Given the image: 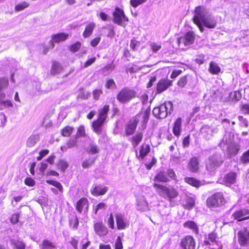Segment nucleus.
Returning a JSON list of instances; mask_svg holds the SVG:
<instances>
[{
	"mask_svg": "<svg viewBox=\"0 0 249 249\" xmlns=\"http://www.w3.org/2000/svg\"><path fill=\"white\" fill-rule=\"evenodd\" d=\"M193 20L201 32L205 31L204 27L213 29L217 25L216 19L203 6H199L195 8Z\"/></svg>",
	"mask_w": 249,
	"mask_h": 249,
	"instance_id": "1",
	"label": "nucleus"
},
{
	"mask_svg": "<svg viewBox=\"0 0 249 249\" xmlns=\"http://www.w3.org/2000/svg\"><path fill=\"white\" fill-rule=\"evenodd\" d=\"M109 110V106L106 105L99 110L98 119L92 123V127L96 133L100 134L101 133L102 125L107 118Z\"/></svg>",
	"mask_w": 249,
	"mask_h": 249,
	"instance_id": "2",
	"label": "nucleus"
},
{
	"mask_svg": "<svg viewBox=\"0 0 249 249\" xmlns=\"http://www.w3.org/2000/svg\"><path fill=\"white\" fill-rule=\"evenodd\" d=\"M225 160L219 152H215L210 156L206 164V168L210 173H213L216 168L221 165Z\"/></svg>",
	"mask_w": 249,
	"mask_h": 249,
	"instance_id": "3",
	"label": "nucleus"
},
{
	"mask_svg": "<svg viewBox=\"0 0 249 249\" xmlns=\"http://www.w3.org/2000/svg\"><path fill=\"white\" fill-rule=\"evenodd\" d=\"M136 94L135 90L128 88H124L118 93L117 99L121 103H126L135 97Z\"/></svg>",
	"mask_w": 249,
	"mask_h": 249,
	"instance_id": "4",
	"label": "nucleus"
},
{
	"mask_svg": "<svg viewBox=\"0 0 249 249\" xmlns=\"http://www.w3.org/2000/svg\"><path fill=\"white\" fill-rule=\"evenodd\" d=\"M157 189L159 190V195L167 199L175 198L178 195L177 191L172 187L168 188L165 186L157 184Z\"/></svg>",
	"mask_w": 249,
	"mask_h": 249,
	"instance_id": "5",
	"label": "nucleus"
},
{
	"mask_svg": "<svg viewBox=\"0 0 249 249\" xmlns=\"http://www.w3.org/2000/svg\"><path fill=\"white\" fill-rule=\"evenodd\" d=\"M112 15L114 23L123 27L126 26V22L128 21V18L125 16L123 10L119 7H116Z\"/></svg>",
	"mask_w": 249,
	"mask_h": 249,
	"instance_id": "6",
	"label": "nucleus"
},
{
	"mask_svg": "<svg viewBox=\"0 0 249 249\" xmlns=\"http://www.w3.org/2000/svg\"><path fill=\"white\" fill-rule=\"evenodd\" d=\"M225 199L221 193H216L207 200V204L209 207H217L225 203Z\"/></svg>",
	"mask_w": 249,
	"mask_h": 249,
	"instance_id": "7",
	"label": "nucleus"
},
{
	"mask_svg": "<svg viewBox=\"0 0 249 249\" xmlns=\"http://www.w3.org/2000/svg\"><path fill=\"white\" fill-rule=\"evenodd\" d=\"M158 118L164 119L173 110V104L169 102L160 105L158 107Z\"/></svg>",
	"mask_w": 249,
	"mask_h": 249,
	"instance_id": "8",
	"label": "nucleus"
},
{
	"mask_svg": "<svg viewBox=\"0 0 249 249\" xmlns=\"http://www.w3.org/2000/svg\"><path fill=\"white\" fill-rule=\"evenodd\" d=\"M115 218L117 229L122 230L128 227L129 222L124 213H117L115 214Z\"/></svg>",
	"mask_w": 249,
	"mask_h": 249,
	"instance_id": "9",
	"label": "nucleus"
},
{
	"mask_svg": "<svg viewBox=\"0 0 249 249\" xmlns=\"http://www.w3.org/2000/svg\"><path fill=\"white\" fill-rule=\"evenodd\" d=\"M180 246L183 249H195L196 242L193 236L187 235L182 239Z\"/></svg>",
	"mask_w": 249,
	"mask_h": 249,
	"instance_id": "10",
	"label": "nucleus"
},
{
	"mask_svg": "<svg viewBox=\"0 0 249 249\" xmlns=\"http://www.w3.org/2000/svg\"><path fill=\"white\" fill-rule=\"evenodd\" d=\"M195 34L193 32H187L183 37H181L178 39V43L180 45L181 44L184 46H189L193 44L195 40Z\"/></svg>",
	"mask_w": 249,
	"mask_h": 249,
	"instance_id": "11",
	"label": "nucleus"
},
{
	"mask_svg": "<svg viewBox=\"0 0 249 249\" xmlns=\"http://www.w3.org/2000/svg\"><path fill=\"white\" fill-rule=\"evenodd\" d=\"M238 241L241 246L248 245L249 241V231L247 229L240 231L238 233Z\"/></svg>",
	"mask_w": 249,
	"mask_h": 249,
	"instance_id": "12",
	"label": "nucleus"
},
{
	"mask_svg": "<svg viewBox=\"0 0 249 249\" xmlns=\"http://www.w3.org/2000/svg\"><path fill=\"white\" fill-rule=\"evenodd\" d=\"M249 214V210L244 208L236 211L232 213V216L233 217L234 219L240 221L249 218V216H247Z\"/></svg>",
	"mask_w": 249,
	"mask_h": 249,
	"instance_id": "13",
	"label": "nucleus"
},
{
	"mask_svg": "<svg viewBox=\"0 0 249 249\" xmlns=\"http://www.w3.org/2000/svg\"><path fill=\"white\" fill-rule=\"evenodd\" d=\"M89 208V201L87 198L82 197L77 202L76 205V209L79 213H86Z\"/></svg>",
	"mask_w": 249,
	"mask_h": 249,
	"instance_id": "14",
	"label": "nucleus"
},
{
	"mask_svg": "<svg viewBox=\"0 0 249 249\" xmlns=\"http://www.w3.org/2000/svg\"><path fill=\"white\" fill-rule=\"evenodd\" d=\"M94 229L95 233L100 237L105 236L108 232L107 228L102 222L96 223Z\"/></svg>",
	"mask_w": 249,
	"mask_h": 249,
	"instance_id": "15",
	"label": "nucleus"
},
{
	"mask_svg": "<svg viewBox=\"0 0 249 249\" xmlns=\"http://www.w3.org/2000/svg\"><path fill=\"white\" fill-rule=\"evenodd\" d=\"M108 190V187H104L102 185H93L91 189L92 195L95 196L105 195Z\"/></svg>",
	"mask_w": 249,
	"mask_h": 249,
	"instance_id": "16",
	"label": "nucleus"
},
{
	"mask_svg": "<svg viewBox=\"0 0 249 249\" xmlns=\"http://www.w3.org/2000/svg\"><path fill=\"white\" fill-rule=\"evenodd\" d=\"M138 123L137 118L130 120L125 126V132L126 136L131 135L135 132Z\"/></svg>",
	"mask_w": 249,
	"mask_h": 249,
	"instance_id": "17",
	"label": "nucleus"
},
{
	"mask_svg": "<svg viewBox=\"0 0 249 249\" xmlns=\"http://www.w3.org/2000/svg\"><path fill=\"white\" fill-rule=\"evenodd\" d=\"M69 37V34L66 33H58L53 35L52 36V40L50 43L52 46V48H54V43H59L60 42L65 41Z\"/></svg>",
	"mask_w": 249,
	"mask_h": 249,
	"instance_id": "18",
	"label": "nucleus"
},
{
	"mask_svg": "<svg viewBox=\"0 0 249 249\" xmlns=\"http://www.w3.org/2000/svg\"><path fill=\"white\" fill-rule=\"evenodd\" d=\"M188 169L192 172L197 173L199 170V159L196 157H193L189 161L188 164Z\"/></svg>",
	"mask_w": 249,
	"mask_h": 249,
	"instance_id": "19",
	"label": "nucleus"
},
{
	"mask_svg": "<svg viewBox=\"0 0 249 249\" xmlns=\"http://www.w3.org/2000/svg\"><path fill=\"white\" fill-rule=\"evenodd\" d=\"M217 132V128L212 127L209 125L203 126L201 128L203 136L207 140H209L213 134Z\"/></svg>",
	"mask_w": 249,
	"mask_h": 249,
	"instance_id": "20",
	"label": "nucleus"
},
{
	"mask_svg": "<svg viewBox=\"0 0 249 249\" xmlns=\"http://www.w3.org/2000/svg\"><path fill=\"white\" fill-rule=\"evenodd\" d=\"M237 175L236 173L231 172L225 175L223 182L227 185L234 184L235 182Z\"/></svg>",
	"mask_w": 249,
	"mask_h": 249,
	"instance_id": "21",
	"label": "nucleus"
},
{
	"mask_svg": "<svg viewBox=\"0 0 249 249\" xmlns=\"http://www.w3.org/2000/svg\"><path fill=\"white\" fill-rule=\"evenodd\" d=\"M171 81L169 80H161L157 84V93H161L166 90L171 85Z\"/></svg>",
	"mask_w": 249,
	"mask_h": 249,
	"instance_id": "22",
	"label": "nucleus"
},
{
	"mask_svg": "<svg viewBox=\"0 0 249 249\" xmlns=\"http://www.w3.org/2000/svg\"><path fill=\"white\" fill-rule=\"evenodd\" d=\"M182 119L180 117H178L174 122L173 132L174 134L178 137L180 135L182 129Z\"/></svg>",
	"mask_w": 249,
	"mask_h": 249,
	"instance_id": "23",
	"label": "nucleus"
},
{
	"mask_svg": "<svg viewBox=\"0 0 249 249\" xmlns=\"http://www.w3.org/2000/svg\"><path fill=\"white\" fill-rule=\"evenodd\" d=\"M137 207L139 211H144L147 210L148 205L143 196H141L137 199Z\"/></svg>",
	"mask_w": 249,
	"mask_h": 249,
	"instance_id": "24",
	"label": "nucleus"
},
{
	"mask_svg": "<svg viewBox=\"0 0 249 249\" xmlns=\"http://www.w3.org/2000/svg\"><path fill=\"white\" fill-rule=\"evenodd\" d=\"M10 243L14 249H25V244L18 239H11Z\"/></svg>",
	"mask_w": 249,
	"mask_h": 249,
	"instance_id": "25",
	"label": "nucleus"
},
{
	"mask_svg": "<svg viewBox=\"0 0 249 249\" xmlns=\"http://www.w3.org/2000/svg\"><path fill=\"white\" fill-rule=\"evenodd\" d=\"M39 249H57V247L50 240L44 239L39 245Z\"/></svg>",
	"mask_w": 249,
	"mask_h": 249,
	"instance_id": "26",
	"label": "nucleus"
},
{
	"mask_svg": "<svg viewBox=\"0 0 249 249\" xmlns=\"http://www.w3.org/2000/svg\"><path fill=\"white\" fill-rule=\"evenodd\" d=\"M62 70L63 67L57 61L53 62L51 70V73L52 74L56 75L60 73Z\"/></svg>",
	"mask_w": 249,
	"mask_h": 249,
	"instance_id": "27",
	"label": "nucleus"
},
{
	"mask_svg": "<svg viewBox=\"0 0 249 249\" xmlns=\"http://www.w3.org/2000/svg\"><path fill=\"white\" fill-rule=\"evenodd\" d=\"M150 151V147L149 145L143 144L142 145L141 149L139 151V155H138L137 153L136 152V156L138 158L143 159L147 154Z\"/></svg>",
	"mask_w": 249,
	"mask_h": 249,
	"instance_id": "28",
	"label": "nucleus"
},
{
	"mask_svg": "<svg viewBox=\"0 0 249 249\" xmlns=\"http://www.w3.org/2000/svg\"><path fill=\"white\" fill-rule=\"evenodd\" d=\"M95 26V24L93 22L88 24L86 26L85 29L83 33V36L85 38L89 36L92 34Z\"/></svg>",
	"mask_w": 249,
	"mask_h": 249,
	"instance_id": "29",
	"label": "nucleus"
},
{
	"mask_svg": "<svg viewBox=\"0 0 249 249\" xmlns=\"http://www.w3.org/2000/svg\"><path fill=\"white\" fill-rule=\"evenodd\" d=\"M209 71L213 74H218L221 71V68L217 63L211 61L210 63Z\"/></svg>",
	"mask_w": 249,
	"mask_h": 249,
	"instance_id": "30",
	"label": "nucleus"
},
{
	"mask_svg": "<svg viewBox=\"0 0 249 249\" xmlns=\"http://www.w3.org/2000/svg\"><path fill=\"white\" fill-rule=\"evenodd\" d=\"M70 226L73 230H76L79 225V220L77 216L74 214L70 217Z\"/></svg>",
	"mask_w": 249,
	"mask_h": 249,
	"instance_id": "31",
	"label": "nucleus"
},
{
	"mask_svg": "<svg viewBox=\"0 0 249 249\" xmlns=\"http://www.w3.org/2000/svg\"><path fill=\"white\" fill-rule=\"evenodd\" d=\"M185 228L192 230L196 234L198 233V228L196 224L193 221H188L183 224Z\"/></svg>",
	"mask_w": 249,
	"mask_h": 249,
	"instance_id": "32",
	"label": "nucleus"
},
{
	"mask_svg": "<svg viewBox=\"0 0 249 249\" xmlns=\"http://www.w3.org/2000/svg\"><path fill=\"white\" fill-rule=\"evenodd\" d=\"M39 136L37 135H33L30 136L26 142V145L29 147H33L39 140Z\"/></svg>",
	"mask_w": 249,
	"mask_h": 249,
	"instance_id": "33",
	"label": "nucleus"
},
{
	"mask_svg": "<svg viewBox=\"0 0 249 249\" xmlns=\"http://www.w3.org/2000/svg\"><path fill=\"white\" fill-rule=\"evenodd\" d=\"M217 237L216 234L214 232H211L206 237L204 243L206 245H211V243L215 242Z\"/></svg>",
	"mask_w": 249,
	"mask_h": 249,
	"instance_id": "34",
	"label": "nucleus"
},
{
	"mask_svg": "<svg viewBox=\"0 0 249 249\" xmlns=\"http://www.w3.org/2000/svg\"><path fill=\"white\" fill-rule=\"evenodd\" d=\"M87 151L89 154L94 155L98 153L100 149L96 144L91 143L88 147Z\"/></svg>",
	"mask_w": 249,
	"mask_h": 249,
	"instance_id": "35",
	"label": "nucleus"
},
{
	"mask_svg": "<svg viewBox=\"0 0 249 249\" xmlns=\"http://www.w3.org/2000/svg\"><path fill=\"white\" fill-rule=\"evenodd\" d=\"M184 179L186 183L194 187H198L201 184V183L199 180L194 178L188 177L185 178Z\"/></svg>",
	"mask_w": 249,
	"mask_h": 249,
	"instance_id": "36",
	"label": "nucleus"
},
{
	"mask_svg": "<svg viewBox=\"0 0 249 249\" xmlns=\"http://www.w3.org/2000/svg\"><path fill=\"white\" fill-rule=\"evenodd\" d=\"M157 181L163 182H166L169 181V179L167 177L166 172H160L157 175Z\"/></svg>",
	"mask_w": 249,
	"mask_h": 249,
	"instance_id": "37",
	"label": "nucleus"
},
{
	"mask_svg": "<svg viewBox=\"0 0 249 249\" xmlns=\"http://www.w3.org/2000/svg\"><path fill=\"white\" fill-rule=\"evenodd\" d=\"M239 146L235 143L231 144L228 147V152L231 156H235L237 155L239 150Z\"/></svg>",
	"mask_w": 249,
	"mask_h": 249,
	"instance_id": "38",
	"label": "nucleus"
},
{
	"mask_svg": "<svg viewBox=\"0 0 249 249\" xmlns=\"http://www.w3.org/2000/svg\"><path fill=\"white\" fill-rule=\"evenodd\" d=\"M142 134L139 133L133 136L131 139L132 144L134 147H136L140 142L142 141Z\"/></svg>",
	"mask_w": 249,
	"mask_h": 249,
	"instance_id": "39",
	"label": "nucleus"
},
{
	"mask_svg": "<svg viewBox=\"0 0 249 249\" xmlns=\"http://www.w3.org/2000/svg\"><path fill=\"white\" fill-rule=\"evenodd\" d=\"M73 130L74 128L73 127L67 126L62 130V135L64 137H69L71 135Z\"/></svg>",
	"mask_w": 249,
	"mask_h": 249,
	"instance_id": "40",
	"label": "nucleus"
},
{
	"mask_svg": "<svg viewBox=\"0 0 249 249\" xmlns=\"http://www.w3.org/2000/svg\"><path fill=\"white\" fill-rule=\"evenodd\" d=\"M240 161L243 164L249 163V149L245 152L240 157Z\"/></svg>",
	"mask_w": 249,
	"mask_h": 249,
	"instance_id": "41",
	"label": "nucleus"
},
{
	"mask_svg": "<svg viewBox=\"0 0 249 249\" xmlns=\"http://www.w3.org/2000/svg\"><path fill=\"white\" fill-rule=\"evenodd\" d=\"M30 5L29 3L26 1H23L20 3L17 4L15 6V10L16 11L19 12L24 10V9L27 8Z\"/></svg>",
	"mask_w": 249,
	"mask_h": 249,
	"instance_id": "42",
	"label": "nucleus"
},
{
	"mask_svg": "<svg viewBox=\"0 0 249 249\" xmlns=\"http://www.w3.org/2000/svg\"><path fill=\"white\" fill-rule=\"evenodd\" d=\"M230 98L232 100H234L236 101H238L241 98V94L237 91L231 92L230 94Z\"/></svg>",
	"mask_w": 249,
	"mask_h": 249,
	"instance_id": "43",
	"label": "nucleus"
},
{
	"mask_svg": "<svg viewBox=\"0 0 249 249\" xmlns=\"http://www.w3.org/2000/svg\"><path fill=\"white\" fill-rule=\"evenodd\" d=\"M107 208L106 204L104 202H100L96 206H93V210L95 214H97L99 210H105Z\"/></svg>",
	"mask_w": 249,
	"mask_h": 249,
	"instance_id": "44",
	"label": "nucleus"
},
{
	"mask_svg": "<svg viewBox=\"0 0 249 249\" xmlns=\"http://www.w3.org/2000/svg\"><path fill=\"white\" fill-rule=\"evenodd\" d=\"M79 238L77 236L71 237L70 238V243L74 249H78V245Z\"/></svg>",
	"mask_w": 249,
	"mask_h": 249,
	"instance_id": "45",
	"label": "nucleus"
},
{
	"mask_svg": "<svg viewBox=\"0 0 249 249\" xmlns=\"http://www.w3.org/2000/svg\"><path fill=\"white\" fill-rule=\"evenodd\" d=\"M58 166L61 169V170L64 172L69 166V163L67 161L64 160H60L59 161Z\"/></svg>",
	"mask_w": 249,
	"mask_h": 249,
	"instance_id": "46",
	"label": "nucleus"
},
{
	"mask_svg": "<svg viewBox=\"0 0 249 249\" xmlns=\"http://www.w3.org/2000/svg\"><path fill=\"white\" fill-rule=\"evenodd\" d=\"M195 204V201L194 199L191 197H188L186 199L185 208L187 209L190 210L192 209Z\"/></svg>",
	"mask_w": 249,
	"mask_h": 249,
	"instance_id": "47",
	"label": "nucleus"
},
{
	"mask_svg": "<svg viewBox=\"0 0 249 249\" xmlns=\"http://www.w3.org/2000/svg\"><path fill=\"white\" fill-rule=\"evenodd\" d=\"M9 82L7 78L1 77L0 78V91L7 88L8 86Z\"/></svg>",
	"mask_w": 249,
	"mask_h": 249,
	"instance_id": "48",
	"label": "nucleus"
},
{
	"mask_svg": "<svg viewBox=\"0 0 249 249\" xmlns=\"http://www.w3.org/2000/svg\"><path fill=\"white\" fill-rule=\"evenodd\" d=\"M47 182L50 184H52L53 186L55 187L56 188H57L58 189V190L60 192L62 193L63 192V186L60 182L56 181H53V180H49V181H47Z\"/></svg>",
	"mask_w": 249,
	"mask_h": 249,
	"instance_id": "49",
	"label": "nucleus"
},
{
	"mask_svg": "<svg viewBox=\"0 0 249 249\" xmlns=\"http://www.w3.org/2000/svg\"><path fill=\"white\" fill-rule=\"evenodd\" d=\"M94 160L95 159H93L92 160H86L83 162L82 164V166L83 167V168H88L94 163Z\"/></svg>",
	"mask_w": 249,
	"mask_h": 249,
	"instance_id": "50",
	"label": "nucleus"
},
{
	"mask_svg": "<svg viewBox=\"0 0 249 249\" xmlns=\"http://www.w3.org/2000/svg\"><path fill=\"white\" fill-rule=\"evenodd\" d=\"M85 135L86 133L84 126L83 125H80L77 129V132L76 135L75 136V138L77 139L79 137H84L85 136Z\"/></svg>",
	"mask_w": 249,
	"mask_h": 249,
	"instance_id": "51",
	"label": "nucleus"
},
{
	"mask_svg": "<svg viewBox=\"0 0 249 249\" xmlns=\"http://www.w3.org/2000/svg\"><path fill=\"white\" fill-rule=\"evenodd\" d=\"M103 94V91L101 89H96L92 92L93 98L95 100H98L101 95Z\"/></svg>",
	"mask_w": 249,
	"mask_h": 249,
	"instance_id": "52",
	"label": "nucleus"
},
{
	"mask_svg": "<svg viewBox=\"0 0 249 249\" xmlns=\"http://www.w3.org/2000/svg\"><path fill=\"white\" fill-rule=\"evenodd\" d=\"M114 66L113 63L108 64L105 66L103 69V73L105 74H107L109 72L113 70Z\"/></svg>",
	"mask_w": 249,
	"mask_h": 249,
	"instance_id": "53",
	"label": "nucleus"
},
{
	"mask_svg": "<svg viewBox=\"0 0 249 249\" xmlns=\"http://www.w3.org/2000/svg\"><path fill=\"white\" fill-rule=\"evenodd\" d=\"M107 224L108 227L111 229H114V220L112 213H111L108 218Z\"/></svg>",
	"mask_w": 249,
	"mask_h": 249,
	"instance_id": "54",
	"label": "nucleus"
},
{
	"mask_svg": "<svg viewBox=\"0 0 249 249\" xmlns=\"http://www.w3.org/2000/svg\"><path fill=\"white\" fill-rule=\"evenodd\" d=\"M147 0H130V4L133 7H137L145 2Z\"/></svg>",
	"mask_w": 249,
	"mask_h": 249,
	"instance_id": "55",
	"label": "nucleus"
},
{
	"mask_svg": "<svg viewBox=\"0 0 249 249\" xmlns=\"http://www.w3.org/2000/svg\"><path fill=\"white\" fill-rule=\"evenodd\" d=\"M240 110L243 113L245 114H249V105L248 104H241L240 105Z\"/></svg>",
	"mask_w": 249,
	"mask_h": 249,
	"instance_id": "56",
	"label": "nucleus"
},
{
	"mask_svg": "<svg viewBox=\"0 0 249 249\" xmlns=\"http://www.w3.org/2000/svg\"><path fill=\"white\" fill-rule=\"evenodd\" d=\"M81 47V43L79 42H77L74 44L71 45L70 46V50L72 52H76L78 51L79 48Z\"/></svg>",
	"mask_w": 249,
	"mask_h": 249,
	"instance_id": "57",
	"label": "nucleus"
},
{
	"mask_svg": "<svg viewBox=\"0 0 249 249\" xmlns=\"http://www.w3.org/2000/svg\"><path fill=\"white\" fill-rule=\"evenodd\" d=\"M123 248L121 238L120 236H118L115 243V249H122Z\"/></svg>",
	"mask_w": 249,
	"mask_h": 249,
	"instance_id": "58",
	"label": "nucleus"
},
{
	"mask_svg": "<svg viewBox=\"0 0 249 249\" xmlns=\"http://www.w3.org/2000/svg\"><path fill=\"white\" fill-rule=\"evenodd\" d=\"M187 81V76H183L178 81V85L179 87L183 88L186 84Z\"/></svg>",
	"mask_w": 249,
	"mask_h": 249,
	"instance_id": "59",
	"label": "nucleus"
},
{
	"mask_svg": "<svg viewBox=\"0 0 249 249\" xmlns=\"http://www.w3.org/2000/svg\"><path fill=\"white\" fill-rule=\"evenodd\" d=\"M167 175L169 178L173 180H176V175L174 171L172 169H169L166 171Z\"/></svg>",
	"mask_w": 249,
	"mask_h": 249,
	"instance_id": "60",
	"label": "nucleus"
},
{
	"mask_svg": "<svg viewBox=\"0 0 249 249\" xmlns=\"http://www.w3.org/2000/svg\"><path fill=\"white\" fill-rule=\"evenodd\" d=\"M76 139V138H75L74 139L70 140L66 143L67 145L68 146V148H71L75 146L77 143Z\"/></svg>",
	"mask_w": 249,
	"mask_h": 249,
	"instance_id": "61",
	"label": "nucleus"
},
{
	"mask_svg": "<svg viewBox=\"0 0 249 249\" xmlns=\"http://www.w3.org/2000/svg\"><path fill=\"white\" fill-rule=\"evenodd\" d=\"M49 153V150L48 149L42 150L39 152V155L37 157V160H40L46 155Z\"/></svg>",
	"mask_w": 249,
	"mask_h": 249,
	"instance_id": "62",
	"label": "nucleus"
},
{
	"mask_svg": "<svg viewBox=\"0 0 249 249\" xmlns=\"http://www.w3.org/2000/svg\"><path fill=\"white\" fill-rule=\"evenodd\" d=\"M190 136L189 135L186 136L182 141V146L183 147H187L190 144Z\"/></svg>",
	"mask_w": 249,
	"mask_h": 249,
	"instance_id": "63",
	"label": "nucleus"
},
{
	"mask_svg": "<svg viewBox=\"0 0 249 249\" xmlns=\"http://www.w3.org/2000/svg\"><path fill=\"white\" fill-rule=\"evenodd\" d=\"M101 40V37L99 36L96 37L91 40L90 42V45L93 47H95L100 42Z\"/></svg>",
	"mask_w": 249,
	"mask_h": 249,
	"instance_id": "64",
	"label": "nucleus"
}]
</instances>
